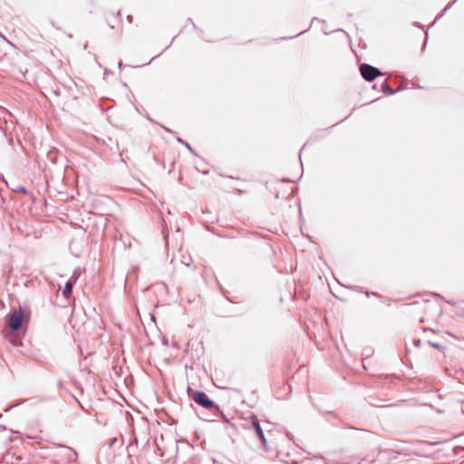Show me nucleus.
<instances>
[{"label":"nucleus","mask_w":464,"mask_h":464,"mask_svg":"<svg viewBox=\"0 0 464 464\" xmlns=\"http://www.w3.org/2000/svg\"><path fill=\"white\" fill-rule=\"evenodd\" d=\"M30 317L31 311L22 306H19L18 309H13L5 316L4 335L12 345L17 347L22 344Z\"/></svg>","instance_id":"obj_1"},{"label":"nucleus","mask_w":464,"mask_h":464,"mask_svg":"<svg viewBox=\"0 0 464 464\" xmlns=\"http://www.w3.org/2000/svg\"><path fill=\"white\" fill-rule=\"evenodd\" d=\"M187 392L189 399H191L198 406L208 410L210 414L212 412H216L218 415L222 414V410L220 409L219 405L211 400L205 392L194 390L189 386L188 387Z\"/></svg>","instance_id":"obj_2"},{"label":"nucleus","mask_w":464,"mask_h":464,"mask_svg":"<svg viewBox=\"0 0 464 464\" xmlns=\"http://www.w3.org/2000/svg\"><path fill=\"white\" fill-rule=\"evenodd\" d=\"M359 69L362 79L368 82H372L377 77L384 74L379 68L369 63H361Z\"/></svg>","instance_id":"obj_3"},{"label":"nucleus","mask_w":464,"mask_h":464,"mask_svg":"<svg viewBox=\"0 0 464 464\" xmlns=\"http://www.w3.org/2000/svg\"><path fill=\"white\" fill-rule=\"evenodd\" d=\"M250 425H251V428L253 429L256 438L261 442L263 448L265 449V450L267 451V441H266L264 430L260 425V421H259L258 418L254 414H252L250 417Z\"/></svg>","instance_id":"obj_4"},{"label":"nucleus","mask_w":464,"mask_h":464,"mask_svg":"<svg viewBox=\"0 0 464 464\" xmlns=\"http://www.w3.org/2000/svg\"><path fill=\"white\" fill-rule=\"evenodd\" d=\"M75 283H74V280H68L65 285H64V287L63 289V296L64 297L65 300L69 301L72 296V289H73V286H74Z\"/></svg>","instance_id":"obj_5"},{"label":"nucleus","mask_w":464,"mask_h":464,"mask_svg":"<svg viewBox=\"0 0 464 464\" xmlns=\"http://www.w3.org/2000/svg\"><path fill=\"white\" fill-rule=\"evenodd\" d=\"M176 140L177 142H179V144H182L185 148H187L193 155L195 156H198V154L194 150V149L191 147V145L184 140L183 139H181L180 137L179 136H176Z\"/></svg>","instance_id":"obj_6"},{"label":"nucleus","mask_w":464,"mask_h":464,"mask_svg":"<svg viewBox=\"0 0 464 464\" xmlns=\"http://www.w3.org/2000/svg\"><path fill=\"white\" fill-rule=\"evenodd\" d=\"M381 87L382 92H384L386 95H393L396 93V91L390 87L387 82H383Z\"/></svg>","instance_id":"obj_7"},{"label":"nucleus","mask_w":464,"mask_h":464,"mask_svg":"<svg viewBox=\"0 0 464 464\" xmlns=\"http://www.w3.org/2000/svg\"><path fill=\"white\" fill-rule=\"evenodd\" d=\"M146 119H147L150 123L160 125V126L162 129H164L166 131H168V132H169V133H171V134H173V135H175V136H176V134H177V133H176L174 130H172L169 129L168 127H166V126H164V125H162V124L158 123L156 121H154L153 119H151L149 115H147V116H146Z\"/></svg>","instance_id":"obj_8"},{"label":"nucleus","mask_w":464,"mask_h":464,"mask_svg":"<svg viewBox=\"0 0 464 464\" xmlns=\"http://www.w3.org/2000/svg\"><path fill=\"white\" fill-rule=\"evenodd\" d=\"M211 415L213 417H215V418H221L225 423H227L228 425H230L234 429L236 428L235 424L230 422L229 419L224 414L223 411H222L221 415H218V414H216V412H212Z\"/></svg>","instance_id":"obj_9"},{"label":"nucleus","mask_w":464,"mask_h":464,"mask_svg":"<svg viewBox=\"0 0 464 464\" xmlns=\"http://www.w3.org/2000/svg\"><path fill=\"white\" fill-rule=\"evenodd\" d=\"M81 275H82V270H81V268L77 267V268H75L73 270L72 277L70 278V280H74V283H76V281L81 276Z\"/></svg>","instance_id":"obj_10"},{"label":"nucleus","mask_w":464,"mask_h":464,"mask_svg":"<svg viewBox=\"0 0 464 464\" xmlns=\"http://www.w3.org/2000/svg\"><path fill=\"white\" fill-rule=\"evenodd\" d=\"M457 2V0H454L452 1L451 3H450L443 10L442 12L437 16V19H440L447 12L448 10H450L452 5Z\"/></svg>","instance_id":"obj_11"},{"label":"nucleus","mask_w":464,"mask_h":464,"mask_svg":"<svg viewBox=\"0 0 464 464\" xmlns=\"http://www.w3.org/2000/svg\"><path fill=\"white\" fill-rule=\"evenodd\" d=\"M346 287L348 289L353 290V291L357 292V293H363L364 292L362 286H359V285H347Z\"/></svg>","instance_id":"obj_12"},{"label":"nucleus","mask_w":464,"mask_h":464,"mask_svg":"<svg viewBox=\"0 0 464 464\" xmlns=\"http://www.w3.org/2000/svg\"><path fill=\"white\" fill-rule=\"evenodd\" d=\"M162 234H163L164 240L166 242V246H168L169 245V231H168L167 227H165V226H163V227H162Z\"/></svg>","instance_id":"obj_13"},{"label":"nucleus","mask_w":464,"mask_h":464,"mask_svg":"<svg viewBox=\"0 0 464 464\" xmlns=\"http://www.w3.org/2000/svg\"><path fill=\"white\" fill-rule=\"evenodd\" d=\"M363 294H365V295L367 297H370V296H375V297H378L379 299H382V296L381 295H379L378 293L376 292H369V291H364Z\"/></svg>","instance_id":"obj_14"},{"label":"nucleus","mask_w":464,"mask_h":464,"mask_svg":"<svg viewBox=\"0 0 464 464\" xmlns=\"http://www.w3.org/2000/svg\"><path fill=\"white\" fill-rule=\"evenodd\" d=\"M429 345L436 350H441L443 347L441 344H440L439 343H434V342H431V341H429L428 342Z\"/></svg>","instance_id":"obj_15"},{"label":"nucleus","mask_w":464,"mask_h":464,"mask_svg":"<svg viewBox=\"0 0 464 464\" xmlns=\"http://www.w3.org/2000/svg\"><path fill=\"white\" fill-rule=\"evenodd\" d=\"M464 450V446H456L453 449V452L455 455L459 454L460 451Z\"/></svg>","instance_id":"obj_16"},{"label":"nucleus","mask_w":464,"mask_h":464,"mask_svg":"<svg viewBox=\"0 0 464 464\" xmlns=\"http://www.w3.org/2000/svg\"><path fill=\"white\" fill-rule=\"evenodd\" d=\"M309 30V28L307 30H304L302 31L301 33L297 34L296 35H294V36H289V37H284L283 39H291V38H294V37H297L298 35H301L303 34H304L305 32H307Z\"/></svg>","instance_id":"obj_17"},{"label":"nucleus","mask_w":464,"mask_h":464,"mask_svg":"<svg viewBox=\"0 0 464 464\" xmlns=\"http://www.w3.org/2000/svg\"><path fill=\"white\" fill-rule=\"evenodd\" d=\"M413 344L416 346V347H420L421 345V340L420 339H414L413 340Z\"/></svg>","instance_id":"obj_18"},{"label":"nucleus","mask_w":464,"mask_h":464,"mask_svg":"<svg viewBox=\"0 0 464 464\" xmlns=\"http://www.w3.org/2000/svg\"><path fill=\"white\" fill-rule=\"evenodd\" d=\"M282 182L284 183H290V182H294V180L290 179H287V178H284L281 179Z\"/></svg>","instance_id":"obj_19"},{"label":"nucleus","mask_w":464,"mask_h":464,"mask_svg":"<svg viewBox=\"0 0 464 464\" xmlns=\"http://www.w3.org/2000/svg\"><path fill=\"white\" fill-rule=\"evenodd\" d=\"M19 191H21V192H22V193H24V194H26V193H27V189H26L24 187H23V186H20V187H19Z\"/></svg>","instance_id":"obj_20"},{"label":"nucleus","mask_w":464,"mask_h":464,"mask_svg":"<svg viewBox=\"0 0 464 464\" xmlns=\"http://www.w3.org/2000/svg\"><path fill=\"white\" fill-rule=\"evenodd\" d=\"M413 24H414V26L419 27V28H421V29H423V30H424V26H423V25H421L419 22H415Z\"/></svg>","instance_id":"obj_21"},{"label":"nucleus","mask_w":464,"mask_h":464,"mask_svg":"<svg viewBox=\"0 0 464 464\" xmlns=\"http://www.w3.org/2000/svg\"><path fill=\"white\" fill-rule=\"evenodd\" d=\"M309 143V141H307L301 149L300 152H299V158L301 159V155H302V152L303 150H304V148L307 146V144Z\"/></svg>","instance_id":"obj_22"},{"label":"nucleus","mask_w":464,"mask_h":464,"mask_svg":"<svg viewBox=\"0 0 464 464\" xmlns=\"http://www.w3.org/2000/svg\"><path fill=\"white\" fill-rule=\"evenodd\" d=\"M188 24H192L195 29H198V26L193 23L191 18L188 19Z\"/></svg>","instance_id":"obj_23"},{"label":"nucleus","mask_w":464,"mask_h":464,"mask_svg":"<svg viewBox=\"0 0 464 464\" xmlns=\"http://www.w3.org/2000/svg\"><path fill=\"white\" fill-rule=\"evenodd\" d=\"M132 20H133L132 15H130V14L127 15V21H128L129 23H132Z\"/></svg>","instance_id":"obj_24"},{"label":"nucleus","mask_w":464,"mask_h":464,"mask_svg":"<svg viewBox=\"0 0 464 464\" xmlns=\"http://www.w3.org/2000/svg\"><path fill=\"white\" fill-rule=\"evenodd\" d=\"M160 55V53H159V54H157L156 56H154L153 58H151V60H150L149 63H145V65L150 64L152 61H154V60H155L157 57H159Z\"/></svg>","instance_id":"obj_25"},{"label":"nucleus","mask_w":464,"mask_h":464,"mask_svg":"<svg viewBox=\"0 0 464 464\" xmlns=\"http://www.w3.org/2000/svg\"><path fill=\"white\" fill-rule=\"evenodd\" d=\"M425 34H426V39H425V41H424V44H423V46H422V49H424V48H425L426 44H427V39H428V34H427V32H425Z\"/></svg>","instance_id":"obj_26"},{"label":"nucleus","mask_w":464,"mask_h":464,"mask_svg":"<svg viewBox=\"0 0 464 464\" xmlns=\"http://www.w3.org/2000/svg\"><path fill=\"white\" fill-rule=\"evenodd\" d=\"M430 295H433V296L441 297V295L440 294H438V293L432 292V293H430Z\"/></svg>","instance_id":"obj_27"},{"label":"nucleus","mask_w":464,"mask_h":464,"mask_svg":"<svg viewBox=\"0 0 464 464\" xmlns=\"http://www.w3.org/2000/svg\"><path fill=\"white\" fill-rule=\"evenodd\" d=\"M122 66H123V63H122V62H121V61H120V62L118 63V67H119L120 69H121V67H122Z\"/></svg>","instance_id":"obj_28"},{"label":"nucleus","mask_w":464,"mask_h":464,"mask_svg":"<svg viewBox=\"0 0 464 464\" xmlns=\"http://www.w3.org/2000/svg\"><path fill=\"white\" fill-rule=\"evenodd\" d=\"M203 420L205 421H213V420L209 419V418H202Z\"/></svg>","instance_id":"obj_29"},{"label":"nucleus","mask_w":464,"mask_h":464,"mask_svg":"<svg viewBox=\"0 0 464 464\" xmlns=\"http://www.w3.org/2000/svg\"><path fill=\"white\" fill-rule=\"evenodd\" d=\"M446 302L451 305H455V302L453 301L447 300Z\"/></svg>","instance_id":"obj_30"},{"label":"nucleus","mask_w":464,"mask_h":464,"mask_svg":"<svg viewBox=\"0 0 464 464\" xmlns=\"http://www.w3.org/2000/svg\"><path fill=\"white\" fill-rule=\"evenodd\" d=\"M57 386H58V387H62V386H63V382H62V381H59V382H57Z\"/></svg>","instance_id":"obj_31"},{"label":"nucleus","mask_w":464,"mask_h":464,"mask_svg":"<svg viewBox=\"0 0 464 464\" xmlns=\"http://www.w3.org/2000/svg\"><path fill=\"white\" fill-rule=\"evenodd\" d=\"M9 142H10V144H11V145H13L14 140H13V139H12V138H10Z\"/></svg>","instance_id":"obj_32"},{"label":"nucleus","mask_w":464,"mask_h":464,"mask_svg":"<svg viewBox=\"0 0 464 464\" xmlns=\"http://www.w3.org/2000/svg\"><path fill=\"white\" fill-rule=\"evenodd\" d=\"M73 455H74V458L76 459L77 458V452L75 450H73Z\"/></svg>","instance_id":"obj_33"},{"label":"nucleus","mask_w":464,"mask_h":464,"mask_svg":"<svg viewBox=\"0 0 464 464\" xmlns=\"http://www.w3.org/2000/svg\"><path fill=\"white\" fill-rule=\"evenodd\" d=\"M116 15H117V16H120V15H121V11H120V10L116 13Z\"/></svg>","instance_id":"obj_34"},{"label":"nucleus","mask_w":464,"mask_h":464,"mask_svg":"<svg viewBox=\"0 0 464 464\" xmlns=\"http://www.w3.org/2000/svg\"><path fill=\"white\" fill-rule=\"evenodd\" d=\"M238 193H239V194H242V193H244V191L239 189V190H238Z\"/></svg>","instance_id":"obj_35"},{"label":"nucleus","mask_w":464,"mask_h":464,"mask_svg":"<svg viewBox=\"0 0 464 464\" xmlns=\"http://www.w3.org/2000/svg\"><path fill=\"white\" fill-rule=\"evenodd\" d=\"M176 37H177V36H174V37L172 38V41H171V42L175 41V38H176ZM172 44V43H170V44Z\"/></svg>","instance_id":"obj_36"},{"label":"nucleus","mask_w":464,"mask_h":464,"mask_svg":"<svg viewBox=\"0 0 464 464\" xmlns=\"http://www.w3.org/2000/svg\"><path fill=\"white\" fill-rule=\"evenodd\" d=\"M430 329L428 328H423V331L426 332V331H429Z\"/></svg>","instance_id":"obj_37"}]
</instances>
